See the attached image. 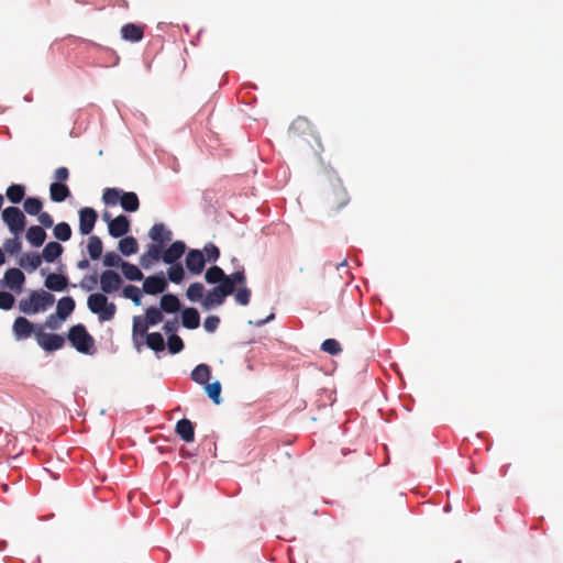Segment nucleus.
Returning <instances> with one entry per match:
<instances>
[{
    "label": "nucleus",
    "mask_w": 563,
    "mask_h": 563,
    "mask_svg": "<svg viewBox=\"0 0 563 563\" xmlns=\"http://www.w3.org/2000/svg\"><path fill=\"white\" fill-rule=\"evenodd\" d=\"M55 301L54 296L45 290H33L27 298H22L19 301V310L25 314H35L45 311Z\"/></svg>",
    "instance_id": "obj_1"
},
{
    "label": "nucleus",
    "mask_w": 563,
    "mask_h": 563,
    "mask_svg": "<svg viewBox=\"0 0 563 563\" xmlns=\"http://www.w3.org/2000/svg\"><path fill=\"white\" fill-rule=\"evenodd\" d=\"M102 200L108 206H115L120 202L122 209L126 212H135L140 208V200L135 192H125L119 188H106L102 194Z\"/></svg>",
    "instance_id": "obj_2"
},
{
    "label": "nucleus",
    "mask_w": 563,
    "mask_h": 563,
    "mask_svg": "<svg viewBox=\"0 0 563 563\" xmlns=\"http://www.w3.org/2000/svg\"><path fill=\"white\" fill-rule=\"evenodd\" d=\"M88 309L98 314L100 321H110L114 318L117 306L108 300L104 294H91L87 299Z\"/></svg>",
    "instance_id": "obj_3"
},
{
    "label": "nucleus",
    "mask_w": 563,
    "mask_h": 563,
    "mask_svg": "<svg viewBox=\"0 0 563 563\" xmlns=\"http://www.w3.org/2000/svg\"><path fill=\"white\" fill-rule=\"evenodd\" d=\"M68 340L78 352L84 354H93L95 340L88 333L84 324L79 323L73 325L68 332Z\"/></svg>",
    "instance_id": "obj_4"
},
{
    "label": "nucleus",
    "mask_w": 563,
    "mask_h": 563,
    "mask_svg": "<svg viewBox=\"0 0 563 563\" xmlns=\"http://www.w3.org/2000/svg\"><path fill=\"white\" fill-rule=\"evenodd\" d=\"M205 279L208 284H224L229 282L232 283L233 286L244 285L246 283V276L243 267L231 275H225L223 269L216 265L206 271Z\"/></svg>",
    "instance_id": "obj_5"
},
{
    "label": "nucleus",
    "mask_w": 563,
    "mask_h": 563,
    "mask_svg": "<svg viewBox=\"0 0 563 563\" xmlns=\"http://www.w3.org/2000/svg\"><path fill=\"white\" fill-rule=\"evenodd\" d=\"M349 201L346 189L340 180L332 183L324 194V202L332 212L341 210Z\"/></svg>",
    "instance_id": "obj_6"
},
{
    "label": "nucleus",
    "mask_w": 563,
    "mask_h": 563,
    "mask_svg": "<svg viewBox=\"0 0 563 563\" xmlns=\"http://www.w3.org/2000/svg\"><path fill=\"white\" fill-rule=\"evenodd\" d=\"M2 220L8 225L9 231L19 236L26 225V218L18 207H8L2 211Z\"/></svg>",
    "instance_id": "obj_7"
},
{
    "label": "nucleus",
    "mask_w": 563,
    "mask_h": 563,
    "mask_svg": "<svg viewBox=\"0 0 563 563\" xmlns=\"http://www.w3.org/2000/svg\"><path fill=\"white\" fill-rule=\"evenodd\" d=\"M235 286L232 283L219 284L207 292L202 299V306L205 309H210L216 306H220L224 302L225 297L234 292Z\"/></svg>",
    "instance_id": "obj_8"
},
{
    "label": "nucleus",
    "mask_w": 563,
    "mask_h": 563,
    "mask_svg": "<svg viewBox=\"0 0 563 563\" xmlns=\"http://www.w3.org/2000/svg\"><path fill=\"white\" fill-rule=\"evenodd\" d=\"M100 289L101 294H112L118 291L122 286V278L115 271L106 269L100 275Z\"/></svg>",
    "instance_id": "obj_9"
},
{
    "label": "nucleus",
    "mask_w": 563,
    "mask_h": 563,
    "mask_svg": "<svg viewBox=\"0 0 563 563\" xmlns=\"http://www.w3.org/2000/svg\"><path fill=\"white\" fill-rule=\"evenodd\" d=\"M3 286L15 294H20L25 283V276L20 268H9L4 273Z\"/></svg>",
    "instance_id": "obj_10"
},
{
    "label": "nucleus",
    "mask_w": 563,
    "mask_h": 563,
    "mask_svg": "<svg viewBox=\"0 0 563 563\" xmlns=\"http://www.w3.org/2000/svg\"><path fill=\"white\" fill-rule=\"evenodd\" d=\"M36 340L41 347L45 351H56L64 346L65 340L59 334H48L44 333L42 330H38L36 333Z\"/></svg>",
    "instance_id": "obj_11"
},
{
    "label": "nucleus",
    "mask_w": 563,
    "mask_h": 563,
    "mask_svg": "<svg viewBox=\"0 0 563 563\" xmlns=\"http://www.w3.org/2000/svg\"><path fill=\"white\" fill-rule=\"evenodd\" d=\"M98 214L95 209L85 207L79 210V231L82 235H88L95 228Z\"/></svg>",
    "instance_id": "obj_12"
},
{
    "label": "nucleus",
    "mask_w": 563,
    "mask_h": 563,
    "mask_svg": "<svg viewBox=\"0 0 563 563\" xmlns=\"http://www.w3.org/2000/svg\"><path fill=\"white\" fill-rule=\"evenodd\" d=\"M35 325L25 317H18L12 325V332L16 340H24L32 335Z\"/></svg>",
    "instance_id": "obj_13"
},
{
    "label": "nucleus",
    "mask_w": 563,
    "mask_h": 563,
    "mask_svg": "<svg viewBox=\"0 0 563 563\" xmlns=\"http://www.w3.org/2000/svg\"><path fill=\"white\" fill-rule=\"evenodd\" d=\"M163 252H164L163 244H157V243L150 244L147 246V251L141 256L140 264L144 268L151 267V265L154 262H158L159 260H162Z\"/></svg>",
    "instance_id": "obj_14"
},
{
    "label": "nucleus",
    "mask_w": 563,
    "mask_h": 563,
    "mask_svg": "<svg viewBox=\"0 0 563 563\" xmlns=\"http://www.w3.org/2000/svg\"><path fill=\"white\" fill-rule=\"evenodd\" d=\"M205 255L199 250H190L186 256V267L192 274H200L205 267Z\"/></svg>",
    "instance_id": "obj_15"
},
{
    "label": "nucleus",
    "mask_w": 563,
    "mask_h": 563,
    "mask_svg": "<svg viewBox=\"0 0 563 563\" xmlns=\"http://www.w3.org/2000/svg\"><path fill=\"white\" fill-rule=\"evenodd\" d=\"M167 287V282L162 275H153L145 278L143 290L147 295H157L163 292Z\"/></svg>",
    "instance_id": "obj_16"
},
{
    "label": "nucleus",
    "mask_w": 563,
    "mask_h": 563,
    "mask_svg": "<svg viewBox=\"0 0 563 563\" xmlns=\"http://www.w3.org/2000/svg\"><path fill=\"white\" fill-rule=\"evenodd\" d=\"M109 234L113 238H121L130 230V221L125 216H118L108 223Z\"/></svg>",
    "instance_id": "obj_17"
},
{
    "label": "nucleus",
    "mask_w": 563,
    "mask_h": 563,
    "mask_svg": "<svg viewBox=\"0 0 563 563\" xmlns=\"http://www.w3.org/2000/svg\"><path fill=\"white\" fill-rule=\"evenodd\" d=\"M186 245L183 241L172 243L164 252L162 261L166 264H175L184 255Z\"/></svg>",
    "instance_id": "obj_18"
},
{
    "label": "nucleus",
    "mask_w": 563,
    "mask_h": 563,
    "mask_svg": "<svg viewBox=\"0 0 563 563\" xmlns=\"http://www.w3.org/2000/svg\"><path fill=\"white\" fill-rule=\"evenodd\" d=\"M121 36L128 42H140L144 36V26L134 23H126L121 27Z\"/></svg>",
    "instance_id": "obj_19"
},
{
    "label": "nucleus",
    "mask_w": 563,
    "mask_h": 563,
    "mask_svg": "<svg viewBox=\"0 0 563 563\" xmlns=\"http://www.w3.org/2000/svg\"><path fill=\"white\" fill-rule=\"evenodd\" d=\"M148 236L155 243L165 246L166 243L172 241L173 233L163 223H155L150 230Z\"/></svg>",
    "instance_id": "obj_20"
},
{
    "label": "nucleus",
    "mask_w": 563,
    "mask_h": 563,
    "mask_svg": "<svg viewBox=\"0 0 563 563\" xmlns=\"http://www.w3.org/2000/svg\"><path fill=\"white\" fill-rule=\"evenodd\" d=\"M44 286L52 291H63L68 286V278L62 274L51 273L46 276Z\"/></svg>",
    "instance_id": "obj_21"
},
{
    "label": "nucleus",
    "mask_w": 563,
    "mask_h": 563,
    "mask_svg": "<svg viewBox=\"0 0 563 563\" xmlns=\"http://www.w3.org/2000/svg\"><path fill=\"white\" fill-rule=\"evenodd\" d=\"M176 433L187 443L195 440V427L189 419H181L176 423Z\"/></svg>",
    "instance_id": "obj_22"
},
{
    "label": "nucleus",
    "mask_w": 563,
    "mask_h": 563,
    "mask_svg": "<svg viewBox=\"0 0 563 563\" xmlns=\"http://www.w3.org/2000/svg\"><path fill=\"white\" fill-rule=\"evenodd\" d=\"M183 327L194 330L200 324V314L196 308H186L181 313Z\"/></svg>",
    "instance_id": "obj_23"
},
{
    "label": "nucleus",
    "mask_w": 563,
    "mask_h": 563,
    "mask_svg": "<svg viewBox=\"0 0 563 563\" xmlns=\"http://www.w3.org/2000/svg\"><path fill=\"white\" fill-rule=\"evenodd\" d=\"M64 252V247L58 242H48L43 251L42 254V261L45 260L48 263H52L56 261Z\"/></svg>",
    "instance_id": "obj_24"
},
{
    "label": "nucleus",
    "mask_w": 563,
    "mask_h": 563,
    "mask_svg": "<svg viewBox=\"0 0 563 563\" xmlns=\"http://www.w3.org/2000/svg\"><path fill=\"white\" fill-rule=\"evenodd\" d=\"M26 240L35 247L43 245L46 240V232L40 225H32L26 231Z\"/></svg>",
    "instance_id": "obj_25"
},
{
    "label": "nucleus",
    "mask_w": 563,
    "mask_h": 563,
    "mask_svg": "<svg viewBox=\"0 0 563 563\" xmlns=\"http://www.w3.org/2000/svg\"><path fill=\"white\" fill-rule=\"evenodd\" d=\"M311 123L306 118H297L292 121L288 129V133L291 136H299L310 133Z\"/></svg>",
    "instance_id": "obj_26"
},
{
    "label": "nucleus",
    "mask_w": 563,
    "mask_h": 563,
    "mask_svg": "<svg viewBox=\"0 0 563 563\" xmlns=\"http://www.w3.org/2000/svg\"><path fill=\"white\" fill-rule=\"evenodd\" d=\"M49 196L54 202H62L70 196V190L65 184L53 183L49 186Z\"/></svg>",
    "instance_id": "obj_27"
},
{
    "label": "nucleus",
    "mask_w": 563,
    "mask_h": 563,
    "mask_svg": "<svg viewBox=\"0 0 563 563\" xmlns=\"http://www.w3.org/2000/svg\"><path fill=\"white\" fill-rule=\"evenodd\" d=\"M42 264V256L37 253H25L19 260V265L30 272L37 269Z\"/></svg>",
    "instance_id": "obj_28"
},
{
    "label": "nucleus",
    "mask_w": 563,
    "mask_h": 563,
    "mask_svg": "<svg viewBox=\"0 0 563 563\" xmlns=\"http://www.w3.org/2000/svg\"><path fill=\"white\" fill-rule=\"evenodd\" d=\"M75 306V300L71 297H63L59 299L56 309V313L58 314L59 320H66L74 311Z\"/></svg>",
    "instance_id": "obj_29"
},
{
    "label": "nucleus",
    "mask_w": 563,
    "mask_h": 563,
    "mask_svg": "<svg viewBox=\"0 0 563 563\" xmlns=\"http://www.w3.org/2000/svg\"><path fill=\"white\" fill-rule=\"evenodd\" d=\"M180 309V301L173 294L163 295L161 298V310L166 313H175Z\"/></svg>",
    "instance_id": "obj_30"
},
{
    "label": "nucleus",
    "mask_w": 563,
    "mask_h": 563,
    "mask_svg": "<svg viewBox=\"0 0 563 563\" xmlns=\"http://www.w3.org/2000/svg\"><path fill=\"white\" fill-rule=\"evenodd\" d=\"M87 250L91 260H98L103 250L102 241L97 235H91L88 239Z\"/></svg>",
    "instance_id": "obj_31"
},
{
    "label": "nucleus",
    "mask_w": 563,
    "mask_h": 563,
    "mask_svg": "<svg viewBox=\"0 0 563 563\" xmlns=\"http://www.w3.org/2000/svg\"><path fill=\"white\" fill-rule=\"evenodd\" d=\"M210 378V367L207 364L197 365L191 372V379L197 384L203 385Z\"/></svg>",
    "instance_id": "obj_32"
},
{
    "label": "nucleus",
    "mask_w": 563,
    "mask_h": 563,
    "mask_svg": "<svg viewBox=\"0 0 563 563\" xmlns=\"http://www.w3.org/2000/svg\"><path fill=\"white\" fill-rule=\"evenodd\" d=\"M137 250L139 244L136 239L133 236H125L119 242V251L125 256L135 254Z\"/></svg>",
    "instance_id": "obj_33"
},
{
    "label": "nucleus",
    "mask_w": 563,
    "mask_h": 563,
    "mask_svg": "<svg viewBox=\"0 0 563 563\" xmlns=\"http://www.w3.org/2000/svg\"><path fill=\"white\" fill-rule=\"evenodd\" d=\"M146 345L156 353L164 351L165 342L163 335L158 332L147 333Z\"/></svg>",
    "instance_id": "obj_34"
},
{
    "label": "nucleus",
    "mask_w": 563,
    "mask_h": 563,
    "mask_svg": "<svg viewBox=\"0 0 563 563\" xmlns=\"http://www.w3.org/2000/svg\"><path fill=\"white\" fill-rule=\"evenodd\" d=\"M121 269L124 277L129 280L139 282L143 279V273L134 264L125 262L124 264H122Z\"/></svg>",
    "instance_id": "obj_35"
},
{
    "label": "nucleus",
    "mask_w": 563,
    "mask_h": 563,
    "mask_svg": "<svg viewBox=\"0 0 563 563\" xmlns=\"http://www.w3.org/2000/svg\"><path fill=\"white\" fill-rule=\"evenodd\" d=\"M71 228L67 222H59L54 227L53 234L55 239L66 242L71 238Z\"/></svg>",
    "instance_id": "obj_36"
},
{
    "label": "nucleus",
    "mask_w": 563,
    "mask_h": 563,
    "mask_svg": "<svg viewBox=\"0 0 563 563\" xmlns=\"http://www.w3.org/2000/svg\"><path fill=\"white\" fill-rule=\"evenodd\" d=\"M24 194H25L24 187L22 185H16V184L9 186L7 189V192H5L7 198L12 203L21 202L24 197Z\"/></svg>",
    "instance_id": "obj_37"
},
{
    "label": "nucleus",
    "mask_w": 563,
    "mask_h": 563,
    "mask_svg": "<svg viewBox=\"0 0 563 563\" xmlns=\"http://www.w3.org/2000/svg\"><path fill=\"white\" fill-rule=\"evenodd\" d=\"M23 208L30 216H37L43 208V203L38 198L29 197L24 200Z\"/></svg>",
    "instance_id": "obj_38"
},
{
    "label": "nucleus",
    "mask_w": 563,
    "mask_h": 563,
    "mask_svg": "<svg viewBox=\"0 0 563 563\" xmlns=\"http://www.w3.org/2000/svg\"><path fill=\"white\" fill-rule=\"evenodd\" d=\"M203 285L201 283H192L186 291V296L190 301H199L203 298Z\"/></svg>",
    "instance_id": "obj_39"
},
{
    "label": "nucleus",
    "mask_w": 563,
    "mask_h": 563,
    "mask_svg": "<svg viewBox=\"0 0 563 563\" xmlns=\"http://www.w3.org/2000/svg\"><path fill=\"white\" fill-rule=\"evenodd\" d=\"M151 325L145 322V319L141 316H137V317H134L133 318V338L135 339L136 336H144L146 334V331L148 330Z\"/></svg>",
    "instance_id": "obj_40"
},
{
    "label": "nucleus",
    "mask_w": 563,
    "mask_h": 563,
    "mask_svg": "<svg viewBox=\"0 0 563 563\" xmlns=\"http://www.w3.org/2000/svg\"><path fill=\"white\" fill-rule=\"evenodd\" d=\"M170 265L172 266L168 268V272H167L168 279L175 284L181 283L184 279V276H185V272H184L181 264L175 263V264H170Z\"/></svg>",
    "instance_id": "obj_41"
},
{
    "label": "nucleus",
    "mask_w": 563,
    "mask_h": 563,
    "mask_svg": "<svg viewBox=\"0 0 563 563\" xmlns=\"http://www.w3.org/2000/svg\"><path fill=\"white\" fill-rule=\"evenodd\" d=\"M145 322H147L151 327L159 323L163 320L162 310L156 307H148L145 310V316L143 317Z\"/></svg>",
    "instance_id": "obj_42"
},
{
    "label": "nucleus",
    "mask_w": 563,
    "mask_h": 563,
    "mask_svg": "<svg viewBox=\"0 0 563 563\" xmlns=\"http://www.w3.org/2000/svg\"><path fill=\"white\" fill-rule=\"evenodd\" d=\"M123 296L131 299L134 305H141L142 294L141 290L134 285H128L123 288Z\"/></svg>",
    "instance_id": "obj_43"
},
{
    "label": "nucleus",
    "mask_w": 563,
    "mask_h": 563,
    "mask_svg": "<svg viewBox=\"0 0 563 563\" xmlns=\"http://www.w3.org/2000/svg\"><path fill=\"white\" fill-rule=\"evenodd\" d=\"M239 289L234 294L235 301L241 306H246L251 300V290L244 285H239Z\"/></svg>",
    "instance_id": "obj_44"
},
{
    "label": "nucleus",
    "mask_w": 563,
    "mask_h": 563,
    "mask_svg": "<svg viewBox=\"0 0 563 563\" xmlns=\"http://www.w3.org/2000/svg\"><path fill=\"white\" fill-rule=\"evenodd\" d=\"M321 350L330 355H338L342 352L340 343L334 339H327L321 344Z\"/></svg>",
    "instance_id": "obj_45"
},
{
    "label": "nucleus",
    "mask_w": 563,
    "mask_h": 563,
    "mask_svg": "<svg viewBox=\"0 0 563 563\" xmlns=\"http://www.w3.org/2000/svg\"><path fill=\"white\" fill-rule=\"evenodd\" d=\"M167 347L170 354H177L184 350V342L177 334H172L168 336Z\"/></svg>",
    "instance_id": "obj_46"
},
{
    "label": "nucleus",
    "mask_w": 563,
    "mask_h": 563,
    "mask_svg": "<svg viewBox=\"0 0 563 563\" xmlns=\"http://www.w3.org/2000/svg\"><path fill=\"white\" fill-rule=\"evenodd\" d=\"M201 252L205 255L206 262H216L220 256L219 247L211 242L207 243Z\"/></svg>",
    "instance_id": "obj_47"
},
{
    "label": "nucleus",
    "mask_w": 563,
    "mask_h": 563,
    "mask_svg": "<svg viewBox=\"0 0 563 563\" xmlns=\"http://www.w3.org/2000/svg\"><path fill=\"white\" fill-rule=\"evenodd\" d=\"M103 265L107 267H122L125 262L115 252H108L103 256Z\"/></svg>",
    "instance_id": "obj_48"
},
{
    "label": "nucleus",
    "mask_w": 563,
    "mask_h": 563,
    "mask_svg": "<svg viewBox=\"0 0 563 563\" xmlns=\"http://www.w3.org/2000/svg\"><path fill=\"white\" fill-rule=\"evenodd\" d=\"M206 391L216 405L220 404L221 384L219 382L208 384L206 386Z\"/></svg>",
    "instance_id": "obj_49"
},
{
    "label": "nucleus",
    "mask_w": 563,
    "mask_h": 563,
    "mask_svg": "<svg viewBox=\"0 0 563 563\" xmlns=\"http://www.w3.org/2000/svg\"><path fill=\"white\" fill-rule=\"evenodd\" d=\"M21 247L22 243L19 240V236L15 235L12 239H7L3 243L4 251L11 255L19 253L21 251Z\"/></svg>",
    "instance_id": "obj_50"
},
{
    "label": "nucleus",
    "mask_w": 563,
    "mask_h": 563,
    "mask_svg": "<svg viewBox=\"0 0 563 563\" xmlns=\"http://www.w3.org/2000/svg\"><path fill=\"white\" fill-rule=\"evenodd\" d=\"M15 302V298L11 292L0 291V309L10 310Z\"/></svg>",
    "instance_id": "obj_51"
},
{
    "label": "nucleus",
    "mask_w": 563,
    "mask_h": 563,
    "mask_svg": "<svg viewBox=\"0 0 563 563\" xmlns=\"http://www.w3.org/2000/svg\"><path fill=\"white\" fill-rule=\"evenodd\" d=\"M220 319L217 316H209L205 319L203 327L207 332H214L219 327Z\"/></svg>",
    "instance_id": "obj_52"
},
{
    "label": "nucleus",
    "mask_w": 563,
    "mask_h": 563,
    "mask_svg": "<svg viewBox=\"0 0 563 563\" xmlns=\"http://www.w3.org/2000/svg\"><path fill=\"white\" fill-rule=\"evenodd\" d=\"M179 328V323H178V320L177 318H174L173 320H167L164 325H163V330L165 333L167 334H175V332L178 330Z\"/></svg>",
    "instance_id": "obj_53"
},
{
    "label": "nucleus",
    "mask_w": 563,
    "mask_h": 563,
    "mask_svg": "<svg viewBox=\"0 0 563 563\" xmlns=\"http://www.w3.org/2000/svg\"><path fill=\"white\" fill-rule=\"evenodd\" d=\"M54 177L56 179V183H60L63 184V181H66L69 177V170L67 167H58L56 170H55V174H54Z\"/></svg>",
    "instance_id": "obj_54"
},
{
    "label": "nucleus",
    "mask_w": 563,
    "mask_h": 563,
    "mask_svg": "<svg viewBox=\"0 0 563 563\" xmlns=\"http://www.w3.org/2000/svg\"><path fill=\"white\" fill-rule=\"evenodd\" d=\"M37 216V220L43 227L51 228L54 224L53 218L48 212L41 211Z\"/></svg>",
    "instance_id": "obj_55"
},
{
    "label": "nucleus",
    "mask_w": 563,
    "mask_h": 563,
    "mask_svg": "<svg viewBox=\"0 0 563 563\" xmlns=\"http://www.w3.org/2000/svg\"><path fill=\"white\" fill-rule=\"evenodd\" d=\"M59 321L60 320L57 313L49 314L45 320L44 327L55 330L59 327Z\"/></svg>",
    "instance_id": "obj_56"
},
{
    "label": "nucleus",
    "mask_w": 563,
    "mask_h": 563,
    "mask_svg": "<svg viewBox=\"0 0 563 563\" xmlns=\"http://www.w3.org/2000/svg\"><path fill=\"white\" fill-rule=\"evenodd\" d=\"M97 284V277L96 275H91L89 277H85L81 283L80 287L85 290H91Z\"/></svg>",
    "instance_id": "obj_57"
},
{
    "label": "nucleus",
    "mask_w": 563,
    "mask_h": 563,
    "mask_svg": "<svg viewBox=\"0 0 563 563\" xmlns=\"http://www.w3.org/2000/svg\"><path fill=\"white\" fill-rule=\"evenodd\" d=\"M274 317H275L274 313H271L266 319L256 321L255 325L261 327V325L265 324L266 322L271 321L272 319H274Z\"/></svg>",
    "instance_id": "obj_58"
},
{
    "label": "nucleus",
    "mask_w": 563,
    "mask_h": 563,
    "mask_svg": "<svg viewBox=\"0 0 563 563\" xmlns=\"http://www.w3.org/2000/svg\"><path fill=\"white\" fill-rule=\"evenodd\" d=\"M77 267L79 269H86L89 267V262L87 260H81L77 263Z\"/></svg>",
    "instance_id": "obj_59"
},
{
    "label": "nucleus",
    "mask_w": 563,
    "mask_h": 563,
    "mask_svg": "<svg viewBox=\"0 0 563 563\" xmlns=\"http://www.w3.org/2000/svg\"><path fill=\"white\" fill-rule=\"evenodd\" d=\"M5 263L4 252L0 249V266Z\"/></svg>",
    "instance_id": "obj_60"
},
{
    "label": "nucleus",
    "mask_w": 563,
    "mask_h": 563,
    "mask_svg": "<svg viewBox=\"0 0 563 563\" xmlns=\"http://www.w3.org/2000/svg\"><path fill=\"white\" fill-rule=\"evenodd\" d=\"M2 286H3V283H2V280H0V288H1Z\"/></svg>",
    "instance_id": "obj_61"
}]
</instances>
